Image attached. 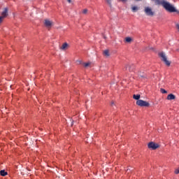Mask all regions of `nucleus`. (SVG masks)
<instances>
[{
  "mask_svg": "<svg viewBox=\"0 0 179 179\" xmlns=\"http://www.w3.org/2000/svg\"><path fill=\"white\" fill-rule=\"evenodd\" d=\"M152 2H155V5H162L163 8H165V10L167 12H169L170 13H174L176 12V13H179L178 10L174 6H173L171 3L168 2L166 0H151Z\"/></svg>",
  "mask_w": 179,
  "mask_h": 179,
  "instance_id": "1",
  "label": "nucleus"
},
{
  "mask_svg": "<svg viewBox=\"0 0 179 179\" xmlns=\"http://www.w3.org/2000/svg\"><path fill=\"white\" fill-rule=\"evenodd\" d=\"M159 57H160L162 61L164 62L166 66H170V65H171V62L167 59V56H166L164 52H162L159 53Z\"/></svg>",
  "mask_w": 179,
  "mask_h": 179,
  "instance_id": "2",
  "label": "nucleus"
},
{
  "mask_svg": "<svg viewBox=\"0 0 179 179\" xmlns=\"http://www.w3.org/2000/svg\"><path fill=\"white\" fill-rule=\"evenodd\" d=\"M144 13L146 16H150L151 17L155 16V11L149 6L144 7Z\"/></svg>",
  "mask_w": 179,
  "mask_h": 179,
  "instance_id": "3",
  "label": "nucleus"
},
{
  "mask_svg": "<svg viewBox=\"0 0 179 179\" xmlns=\"http://www.w3.org/2000/svg\"><path fill=\"white\" fill-rule=\"evenodd\" d=\"M137 106H140V107H149L150 103L146 101H143L142 99L136 101Z\"/></svg>",
  "mask_w": 179,
  "mask_h": 179,
  "instance_id": "4",
  "label": "nucleus"
},
{
  "mask_svg": "<svg viewBox=\"0 0 179 179\" xmlns=\"http://www.w3.org/2000/svg\"><path fill=\"white\" fill-rule=\"evenodd\" d=\"M148 149H152V150H156L158 148H159L160 145L159 144L155 143L154 142H150L148 145Z\"/></svg>",
  "mask_w": 179,
  "mask_h": 179,
  "instance_id": "5",
  "label": "nucleus"
},
{
  "mask_svg": "<svg viewBox=\"0 0 179 179\" xmlns=\"http://www.w3.org/2000/svg\"><path fill=\"white\" fill-rule=\"evenodd\" d=\"M44 24L48 29H51V27H52L54 25V22L49 19H46L44 20Z\"/></svg>",
  "mask_w": 179,
  "mask_h": 179,
  "instance_id": "6",
  "label": "nucleus"
},
{
  "mask_svg": "<svg viewBox=\"0 0 179 179\" xmlns=\"http://www.w3.org/2000/svg\"><path fill=\"white\" fill-rule=\"evenodd\" d=\"M1 17H3L5 19V17H7L8 16V8H4L3 11L1 13Z\"/></svg>",
  "mask_w": 179,
  "mask_h": 179,
  "instance_id": "7",
  "label": "nucleus"
},
{
  "mask_svg": "<svg viewBox=\"0 0 179 179\" xmlns=\"http://www.w3.org/2000/svg\"><path fill=\"white\" fill-rule=\"evenodd\" d=\"M134 66L133 64H128L127 66H126V70L127 71H129V72H132V71H134Z\"/></svg>",
  "mask_w": 179,
  "mask_h": 179,
  "instance_id": "8",
  "label": "nucleus"
},
{
  "mask_svg": "<svg viewBox=\"0 0 179 179\" xmlns=\"http://www.w3.org/2000/svg\"><path fill=\"white\" fill-rule=\"evenodd\" d=\"M167 100H176V95L170 94L167 96Z\"/></svg>",
  "mask_w": 179,
  "mask_h": 179,
  "instance_id": "9",
  "label": "nucleus"
},
{
  "mask_svg": "<svg viewBox=\"0 0 179 179\" xmlns=\"http://www.w3.org/2000/svg\"><path fill=\"white\" fill-rule=\"evenodd\" d=\"M68 43H63V45H62V47H60V50H62L63 51H65V50H66L68 48Z\"/></svg>",
  "mask_w": 179,
  "mask_h": 179,
  "instance_id": "10",
  "label": "nucleus"
},
{
  "mask_svg": "<svg viewBox=\"0 0 179 179\" xmlns=\"http://www.w3.org/2000/svg\"><path fill=\"white\" fill-rule=\"evenodd\" d=\"M133 99H134V100H140L139 99H141V94H134L133 95Z\"/></svg>",
  "mask_w": 179,
  "mask_h": 179,
  "instance_id": "11",
  "label": "nucleus"
},
{
  "mask_svg": "<svg viewBox=\"0 0 179 179\" xmlns=\"http://www.w3.org/2000/svg\"><path fill=\"white\" fill-rule=\"evenodd\" d=\"M0 174L2 177H5V176H8V172L5 171V170H1Z\"/></svg>",
  "mask_w": 179,
  "mask_h": 179,
  "instance_id": "12",
  "label": "nucleus"
},
{
  "mask_svg": "<svg viewBox=\"0 0 179 179\" xmlns=\"http://www.w3.org/2000/svg\"><path fill=\"white\" fill-rule=\"evenodd\" d=\"M131 10L132 12H138V10H139V8L138 6H132Z\"/></svg>",
  "mask_w": 179,
  "mask_h": 179,
  "instance_id": "13",
  "label": "nucleus"
},
{
  "mask_svg": "<svg viewBox=\"0 0 179 179\" xmlns=\"http://www.w3.org/2000/svg\"><path fill=\"white\" fill-rule=\"evenodd\" d=\"M103 55H105V57H110V52L108 51V50H106L103 51Z\"/></svg>",
  "mask_w": 179,
  "mask_h": 179,
  "instance_id": "14",
  "label": "nucleus"
},
{
  "mask_svg": "<svg viewBox=\"0 0 179 179\" xmlns=\"http://www.w3.org/2000/svg\"><path fill=\"white\" fill-rule=\"evenodd\" d=\"M125 41L126 43H131V41H132V38L131 37H127L125 38Z\"/></svg>",
  "mask_w": 179,
  "mask_h": 179,
  "instance_id": "15",
  "label": "nucleus"
},
{
  "mask_svg": "<svg viewBox=\"0 0 179 179\" xmlns=\"http://www.w3.org/2000/svg\"><path fill=\"white\" fill-rule=\"evenodd\" d=\"M139 77L141 78L142 79H145L146 78V74L145 73H140Z\"/></svg>",
  "mask_w": 179,
  "mask_h": 179,
  "instance_id": "16",
  "label": "nucleus"
},
{
  "mask_svg": "<svg viewBox=\"0 0 179 179\" xmlns=\"http://www.w3.org/2000/svg\"><path fill=\"white\" fill-rule=\"evenodd\" d=\"M160 92L161 93H162L163 94H166L167 93V91L163 88L160 89Z\"/></svg>",
  "mask_w": 179,
  "mask_h": 179,
  "instance_id": "17",
  "label": "nucleus"
},
{
  "mask_svg": "<svg viewBox=\"0 0 179 179\" xmlns=\"http://www.w3.org/2000/svg\"><path fill=\"white\" fill-rule=\"evenodd\" d=\"M90 62L88 63H84L83 65L85 66V68H87V66H90Z\"/></svg>",
  "mask_w": 179,
  "mask_h": 179,
  "instance_id": "18",
  "label": "nucleus"
},
{
  "mask_svg": "<svg viewBox=\"0 0 179 179\" xmlns=\"http://www.w3.org/2000/svg\"><path fill=\"white\" fill-rule=\"evenodd\" d=\"M83 13H84V15H86V13H87V9H84L83 10Z\"/></svg>",
  "mask_w": 179,
  "mask_h": 179,
  "instance_id": "19",
  "label": "nucleus"
},
{
  "mask_svg": "<svg viewBox=\"0 0 179 179\" xmlns=\"http://www.w3.org/2000/svg\"><path fill=\"white\" fill-rule=\"evenodd\" d=\"M4 19L3 17L0 16V23H2Z\"/></svg>",
  "mask_w": 179,
  "mask_h": 179,
  "instance_id": "20",
  "label": "nucleus"
},
{
  "mask_svg": "<svg viewBox=\"0 0 179 179\" xmlns=\"http://www.w3.org/2000/svg\"><path fill=\"white\" fill-rule=\"evenodd\" d=\"M106 2L111 6V0H106Z\"/></svg>",
  "mask_w": 179,
  "mask_h": 179,
  "instance_id": "21",
  "label": "nucleus"
},
{
  "mask_svg": "<svg viewBox=\"0 0 179 179\" xmlns=\"http://www.w3.org/2000/svg\"><path fill=\"white\" fill-rule=\"evenodd\" d=\"M175 174H179V169L175 170Z\"/></svg>",
  "mask_w": 179,
  "mask_h": 179,
  "instance_id": "22",
  "label": "nucleus"
},
{
  "mask_svg": "<svg viewBox=\"0 0 179 179\" xmlns=\"http://www.w3.org/2000/svg\"><path fill=\"white\" fill-rule=\"evenodd\" d=\"M67 1L69 2V3H71V2H72L71 0H67Z\"/></svg>",
  "mask_w": 179,
  "mask_h": 179,
  "instance_id": "23",
  "label": "nucleus"
},
{
  "mask_svg": "<svg viewBox=\"0 0 179 179\" xmlns=\"http://www.w3.org/2000/svg\"><path fill=\"white\" fill-rule=\"evenodd\" d=\"M128 0H122V2H127Z\"/></svg>",
  "mask_w": 179,
  "mask_h": 179,
  "instance_id": "24",
  "label": "nucleus"
},
{
  "mask_svg": "<svg viewBox=\"0 0 179 179\" xmlns=\"http://www.w3.org/2000/svg\"><path fill=\"white\" fill-rule=\"evenodd\" d=\"M111 106H114V101L111 102Z\"/></svg>",
  "mask_w": 179,
  "mask_h": 179,
  "instance_id": "25",
  "label": "nucleus"
},
{
  "mask_svg": "<svg viewBox=\"0 0 179 179\" xmlns=\"http://www.w3.org/2000/svg\"><path fill=\"white\" fill-rule=\"evenodd\" d=\"M136 1H141V0H136Z\"/></svg>",
  "mask_w": 179,
  "mask_h": 179,
  "instance_id": "26",
  "label": "nucleus"
}]
</instances>
